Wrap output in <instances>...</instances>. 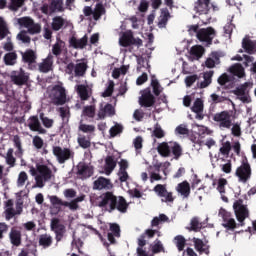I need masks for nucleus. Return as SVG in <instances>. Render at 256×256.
Here are the masks:
<instances>
[{"label":"nucleus","mask_w":256,"mask_h":256,"mask_svg":"<svg viewBox=\"0 0 256 256\" xmlns=\"http://www.w3.org/2000/svg\"><path fill=\"white\" fill-rule=\"evenodd\" d=\"M99 199L98 207L106 209L108 213H113L116 209L120 213H127V209H129L127 200H125L123 196H119L117 198V196L111 191L102 193Z\"/></svg>","instance_id":"f257e3e1"},{"label":"nucleus","mask_w":256,"mask_h":256,"mask_svg":"<svg viewBox=\"0 0 256 256\" xmlns=\"http://www.w3.org/2000/svg\"><path fill=\"white\" fill-rule=\"evenodd\" d=\"M157 152L161 157H171L172 153L177 161L183 155V148L177 142H162L158 144Z\"/></svg>","instance_id":"f03ea898"},{"label":"nucleus","mask_w":256,"mask_h":256,"mask_svg":"<svg viewBox=\"0 0 256 256\" xmlns=\"http://www.w3.org/2000/svg\"><path fill=\"white\" fill-rule=\"evenodd\" d=\"M95 233L98 235L100 241H102L104 247H106V249H109L110 245H117V239L121 237V227L117 223L110 224V228L107 233V240L109 242H107V240L103 238V235H101L99 231L95 230Z\"/></svg>","instance_id":"7ed1b4c3"},{"label":"nucleus","mask_w":256,"mask_h":256,"mask_svg":"<svg viewBox=\"0 0 256 256\" xmlns=\"http://www.w3.org/2000/svg\"><path fill=\"white\" fill-rule=\"evenodd\" d=\"M37 172L38 175L35 176L36 187L43 189V187H45V183L51 181L53 178V170L45 164H38Z\"/></svg>","instance_id":"20e7f679"},{"label":"nucleus","mask_w":256,"mask_h":256,"mask_svg":"<svg viewBox=\"0 0 256 256\" xmlns=\"http://www.w3.org/2000/svg\"><path fill=\"white\" fill-rule=\"evenodd\" d=\"M49 97L53 105H65L67 103V90H65L63 84H56L50 90Z\"/></svg>","instance_id":"39448f33"},{"label":"nucleus","mask_w":256,"mask_h":256,"mask_svg":"<svg viewBox=\"0 0 256 256\" xmlns=\"http://www.w3.org/2000/svg\"><path fill=\"white\" fill-rule=\"evenodd\" d=\"M119 45L120 47H137V49H140V47H143V40L139 37L135 38L133 31L127 30L120 36Z\"/></svg>","instance_id":"423d86ee"},{"label":"nucleus","mask_w":256,"mask_h":256,"mask_svg":"<svg viewBox=\"0 0 256 256\" xmlns=\"http://www.w3.org/2000/svg\"><path fill=\"white\" fill-rule=\"evenodd\" d=\"M213 121L218 124V127L221 129V131H225V129H231V127H233L231 112L227 110L214 114Z\"/></svg>","instance_id":"0eeeda50"},{"label":"nucleus","mask_w":256,"mask_h":256,"mask_svg":"<svg viewBox=\"0 0 256 256\" xmlns=\"http://www.w3.org/2000/svg\"><path fill=\"white\" fill-rule=\"evenodd\" d=\"M53 155H55L58 163L63 165L69 159L75 158V152L69 148H62L61 146H54L52 149Z\"/></svg>","instance_id":"6e6552de"},{"label":"nucleus","mask_w":256,"mask_h":256,"mask_svg":"<svg viewBox=\"0 0 256 256\" xmlns=\"http://www.w3.org/2000/svg\"><path fill=\"white\" fill-rule=\"evenodd\" d=\"M18 25L28 29L27 33L30 35H37L41 33V24L35 23V21L29 16L18 18Z\"/></svg>","instance_id":"1a4fd4ad"},{"label":"nucleus","mask_w":256,"mask_h":256,"mask_svg":"<svg viewBox=\"0 0 256 256\" xmlns=\"http://www.w3.org/2000/svg\"><path fill=\"white\" fill-rule=\"evenodd\" d=\"M235 175L240 183H247L251 179V165L247 158L242 160L241 165L236 169Z\"/></svg>","instance_id":"9d476101"},{"label":"nucleus","mask_w":256,"mask_h":256,"mask_svg":"<svg viewBox=\"0 0 256 256\" xmlns=\"http://www.w3.org/2000/svg\"><path fill=\"white\" fill-rule=\"evenodd\" d=\"M233 209L235 211L237 221L239 222L238 226L244 227L245 219L249 217V210L245 205H243V200H238L234 202Z\"/></svg>","instance_id":"9b49d317"},{"label":"nucleus","mask_w":256,"mask_h":256,"mask_svg":"<svg viewBox=\"0 0 256 256\" xmlns=\"http://www.w3.org/2000/svg\"><path fill=\"white\" fill-rule=\"evenodd\" d=\"M196 37L198 41L206 43L207 47H209L213 45V39L217 37V31H215L213 27L202 28L197 32Z\"/></svg>","instance_id":"f8f14e48"},{"label":"nucleus","mask_w":256,"mask_h":256,"mask_svg":"<svg viewBox=\"0 0 256 256\" xmlns=\"http://www.w3.org/2000/svg\"><path fill=\"white\" fill-rule=\"evenodd\" d=\"M50 203L53 205L57 212L61 211V207H69L71 211H77L79 209V204L77 201L72 200L71 202L63 201L58 196H50Z\"/></svg>","instance_id":"ddd939ff"},{"label":"nucleus","mask_w":256,"mask_h":256,"mask_svg":"<svg viewBox=\"0 0 256 256\" xmlns=\"http://www.w3.org/2000/svg\"><path fill=\"white\" fill-rule=\"evenodd\" d=\"M219 217L223 219V227L227 229V231H235L239 224L235 222V219L231 218V213L227 212L225 209L221 208L219 211Z\"/></svg>","instance_id":"4468645a"},{"label":"nucleus","mask_w":256,"mask_h":256,"mask_svg":"<svg viewBox=\"0 0 256 256\" xmlns=\"http://www.w3.org/2000/svg\"><path fill=\"white\" fill-rule=\"evenodd\" d=\"M153 191L158 197H161L162 203H173V201H175L173 193L167 191V187L163 184H157Z\"/></svg>","instance_id":"2eb2a0df"},{"label":"nucleus","mask_w":256,"mask_h":256,"mask_svg":"<svg viewBox=\"0 0 256 256\" xmlns=\"http://www.w3.org/2000/svg\"><path fill=\"white\" fill-rule=\"evenodd\" d=\"M10 79L14 85L21 86L27 84L29 81V75L25 72V70H23V68H20L18 72L13 71L11 73Z\"/></svg>","instance_id":"dca6fc26"},{"label":"nucleus","mask_w":256,"mask_h":256,"mask_svg":"<svg viewBox=\"0 0 256 256\" xmlns=\"http://www.w3.org/2000/svg\"><path fill=\"white\" fill-rule=\"evenodd\" d=\"M77 172L76 175L80 177V179H89V177H93V167L89 166L85 162H79L76 166Z\"/></svg>","instance_id":"f3484780"},{"label":"nucleus","mask_w":256,"mask_h":256,"mask_svg":"<svg viewBox=\"0 0 256 256\" xmlns=\"http://www.w3.org/2000/svg\"><path fill=\"white\" fill-rule=\"evenodd\" d=\"M139 104L141 107H153L155 105V96L151 93V88H146L142 91Z\"/></svg>","instance_id":"a211bd4d"},{"label":"nucleus","mask_w":256,"mask_h":256,"mask_svg":"<svg viewBox=\"0 0 256 256\" xmlns=\"http://www.w3.org/2000/svg\"><path fill=\"white\" fill-rule=\"evenodd\" d=\"M93 189L96 191H103V189L109 191L113 189V183H111V179L100 176L93 182Z\"/></svg>","instance_id":"6ab92c4d"},{"label":"nucleus","mask_w":256,"mask_h":256,"mask_svg":"<svg viewBox=\"0 0 256 256\" xmlns=\"http://www.w3.org/2000/svg\"><path fill=\"white\" fill-rule=\"evenodd\" d=\"M28 127L30 131L39 133L40 135H45L47 130L41 126V121H39V116H30L28 119Z\"/></svg>","instance_id":"aec40b11"},{"label":"nucleus","mask_w":256,"mask_h":256,"mask_svg":"<svg viewBox=\"0 0 256 256\" xmlns=\"http://www.w3.org/2000/svg\"><path fill=\"white\" fill-rule=\"evenodd\" d=\"M23 63H27L29 69H33V65L37 63V52L33 49H27L25 52H20Z\"/></svg>","instance_id":"412c9836"},{"label":"nucleus","mask_w":256,"mask_h":256,"mask_svg":"<svg viewBox=\"0 0 256 256\" xmlns=\"http://www.w3.org/2000/svg\"><path fill=\"white\" fill-rule=\"evenodd\" d=\"M211 0H197L194 3V11L198 15H207L210 11Z\"/></svg>","instance_id":"4be33fe9"},{"label":"nucleus","mask_w":256,"mask_h":256,"mask_svg":"<svg viewBox=\"0 0 256 256\" xmlns=\"http://www.w3.org/2000/svg\"><path fill=\"white\" fill-rule=\"evenodd\" d=\"M204 107L205 106L201 98H197L194 101L193 106L191 107L192 113L196 114V119H198L199 121H203V119H205V114H203Z\"/></svg>","instance_id":"5701e85b"},{"label":"nucleus","mask_w":256,"mask_h":256,"mask_svg":"<svg viewBox=\"0 0 256 256\" xmlns=\"http://www.w3.org/2000/svg\"><path fill=\"white\" fill-rule=\"evenodd\" d=\"M88 41L89 37H87V34H85L80 39H77V37L72 36L69 39V45L70 47H73V49H85V47H87Z\"/></svg>","instance_id":"b1692460"},{"label":"nucleus","mask_w":256,"mask_h":256,"mask_svg":"<svg viewBox=\"0 0 256 256\" xmlns=\"http://www.w3.org/2000/svg\"><path fill=\"white\" fill-rule=\"evenodd\" d=\"M38 69L40 73H49V71H53V54H48V56L38 65Z\"/></svg>","instance_id":"393cba45"},{"label":"nucleus","mask_w":256,"mask_h":256,"mask_svg":"<svg viewBox=\"0 0 256 256\" xmlns=\"http://www.w3.org/2000/svg\"><path fill=\"white\" fill-rule=\"evenodd\" d=\"M192 241L194 243V249H196V251H198L200 255H203V253H205V255H209V249H211V246H209V244L203 242L200 238L196 237H194Z\"/></svg>","instance_id":"a878e982"},{"label":"nucleus","mask_w":256,"mask_h":256,"mask_svg":"<svg viewBox=\"0 0 256 256\" xmlns=\"http://www.w3.org/2000/svg\"><path fill=\"white\" fill-rule=\"evenodd\" d=\"M115 167H117V160H115L114 156H107L105 158L104 171L106 175H110L112 171H115Z\"/></svg>","instance_id":"bb28decb"},{"label":"nucleus","mask_w":256,"mask_h":256,"mask_svg":"<svg viewBox=\"0 0 256 256\" xmlns=\"http://www.w3.org/2000/svg\"><path fill=\"white\" fill-rule=\"evenodd\" d=\"M227 179L225 178H219L217 181V191L220 193L221 195V199L222 201H224V203H229V198H227V196H225V187H227Z\"/></svg>","instance_id":"cd10ccee"},{"label":"nucleus","mask_w":256,"mask_h":256,"mask_svg":"<svg viewBox=\"0 0 256 256\" xmlns=\"http://www.w3.org/2000/svg\"><path fill=\"white\" fill-rule=\"evenodd\" d=\"M67 20L62 16H55L52 18L51 29L52 31H61L65 27Z\"/></svg>","instance_id":"c85d7f7f"},{"label":"nucleus","mask_w":256,"mask_h":256,"mask_svg":"<svg viewBox=\"0 0 256 256\" xmlns=\"http://www.w3.org/2000/svg\"><path fill=\"white\" fill-rule=\"evenodd\" d=\"M9 239L14 247H19V245H21V231L16 228H11Z\"/></svg>","instance_id":"c756f323"},{"label":"nucleus","mask_w":256,"mask_h":256,"mask_svg":"<svg viewBox=\"0 0 256 256\" xmlns=\"http://www.w3.org/2000/svg\"><path fill=\"white\" fill-rule=\"evenodd\" d=\"M171 19V13H169V9L164 8L161 10V15L159 17L158 21V27L159 29H164V27H167V23Z\"/></svg>","instance_id":"7c9ffc66"},{"label":"nucleus","mask_w":256,"mask_h":256,"mask_svg":"<svg viewBox=\"0 0 256 256\" xmlns=\"http://www.w3.org/2000/svg\"><path fill=\"white\" fill-rule=\"evenodd\" d=\"M96 1H97V4L93 11V19L94 21H99V19H101V16L105 15L106 10H105V6H103V0H96Z\"/></svg>","instance_id":"2f4dec72"},{"label":"nucleus","mask_w":256,"mask_h":256,"mask_svg":"<svg viewBox=\"0 0 256 256\" xmlns=\"http://www.w3.org/2000/svg\"><path fill=\"white\" fill-rule=\"evenodd\" d=\"M176 190L182 195V197H189L191 195V185L187 181H183L177 185Z\"/></svg>","instance_id":"473e14b6"},{"label":"nucleus","mask_w":256,"mask_h":256,"mask_svg":"<svg viewBox=\"0 0 256 256\" xmlns=\"http://www.w3.org/2000/svg\"><path fill=\"white\" fill-rule=\"evenodd\" d=\"M242 47L249 55H253V53L256 52V43L251 39L244 38L242 41Z\"/></svg>","instance_id":"72a5a7b5"},{"label":"nucleus","mask_w":256,"mask_h":256,"mask_svg":"<svg viewBox=\"0 0 256 256\" xmlns=\"http://www.w3.org/2000/svg\"><path fill=\"white\" fill-rule=\"evenodd\" d=\"M64 1L63 0H52L49 5L50 13H63L65 8H63Z\"/></svg>","instance_id":"f704fd0d"},{"label":"nucleus","mask_w":256,"mask_h":256,"mask_svg":"<svg viewBox=\"0 0 256 256\" xmlns=\"http://www.w3.org/2000/svg\"><path fill=\"white\" fill-rule=\"evenodd\" d=\"M87 69H89L87 62L77 63L76 65H74L75 77H85V73H87Z\"/></svg>","instance_id":"c9c22d12"},{"label":"nucleus","mask_w":256,"mask_h":256,"mask_svg":"<svg viewBox=\"0 0 256 256\" xmlns=\"http://www.w3.org/2000/svg\"><path fill=\"white\" fill-rule=\"evenodd\" d=\"M214 73L215 72H213V70L203 73L204 81L198 83L199 89H205V88H207V86L211 85Z\"/></svg>","instance_id":"e433bc0d"},{"label":"nucleus","mask_w":256,"mask_h":256,"mask_svg":"<svg viewBox=\"0 0 256 256\" xmlns=\"http://www.w3.org/2000/svg\"><path fill=\"white\" fill-rule=\"evenodd\" d=\"M14 147H16L15 156L18 159H21L23 157V153H25V150H23V145L21 143V138L19 135H15L13 138Z\"/></svg>","instance_id":"4c0bfd02"},{"label":"nucleus","mask_w":256,"mask_h":256,"mask_svg":"<svg viewBox=\"0 0 256 256\" xmlns=\"http://www.w3.org/2000/svg\"><path fill=\"white\" fill-rule=\"evenodd\" d=\"M65 49V41L61 40V38L56 39V43L52 46V53L55 57H59L63 50Z\"/></svg>","instance_id":"58836bf2"},{"label":"nucleus","mask_w":256,"mask_h":256,"mask_svg":"<svg viewBox=\"0 0 256 256\" xmlns=\"http://www.w3.org/2000/svg\"><path fill=\"white\" fill-rule=\"evenodd\" d=\"M39 245L44 249L51 247L53 245V237L49 234H41L39 236Z\"/></svg>","instance_id":"ea45409f"},{"label":"nucleus","mask_w":256,"mask_h":256,"mask_svg":"<svg viewBox=\"0 0 256 256\" xmlns=\"http://www.w3.org/2000/svg\"><path fill=\"white\" fill-rule=\"evenodd\" d=\"M13 153H15V150L13 148H9L7 150L6 156L4 157L6 164H8L10 169H12L13 167H15V165H17V158L13 156Z\"/></svg>","instance_id":"a19ab883"},{"label":"nucleus","mask_w":256,"mask_h":256,"mask_svg":"<svg viewBox=\"0 0 256 256\" xmlns=\"http://www.w3.org/2000/svg\"><path fill=\"white\" fill-rule=\"evenodd\" d=\"M229 71L232 75L235 77H239L241 79L242 77H245V68L241 64H235L229 68Z\"/></svg>","instance_id":"79ce46f5"},{"label":"nucleus","mask_w":256,"mask_h":256,"mask_svg":"<svg viewBox=\"0 0 256 256\" xmlns=\"http://www.w3.org/2000/svg\"><path fill=\"white\" fill-rule=\"evenodd\" d=\"M23 212V208L21 206H17L16 210L15 208H6L5 209V217L7 221H11L15 215H21Z\"/></svg>","instance_id":"37998d69"},{"label":"nucleus","mask_w":256,"mask_h":256,"mask_svg":"<svg viewBox=\"0 0 256 256\" xmlns=\"http://www.w3.org/2000/svg\"><path fill=\"white\" fill-rule=\"evenodd\" d=\"M204 53H205V48H203V46H200V45L192 46L190 49V55L197 60L201 59Z\"/></svg>","instance_id":"c03bdc74"},{"label":"nucleus","mask_w":256,"mask_h":256,"mask_svg":"<svg viewBox=\"0 0 256 256\" xmlns=\"http://www.w3.org/2000/svg\"><path fill=\"white\" fill-rule=\"evenodd\" d=\"M151 251L154 255H157L158 253H165L163 242H161L159 239H156L151 245Z\"/></svg>","instance_id":"a18cd8bd"},{"label":"nucleus","mask_w":256,"mask_h":256,"mask_svg":"<svg viewBox=\"0 0 256 256\" xmlns=\"http://www.w3.org/2000/svg\"><path fill=\"white\" fill-rule=\"evenodd\" d=\"M4 63L8 66H13L17 63V52H8L4 55Z\"/></svg>","instance_id":"49530a36"},{"label":"nucleus","mask_w":256,"mask_h":256,"mask_svg":"<svg viewBox=\"0 0 256 256\" xmlns=\"http://www.w3.org/2000/svg\"><path fill=\"white\" fill-rule=\"evenodd\" d=\"M77 93L81 99V101H87L89 99V90H87V86L80 84L77 86Z\"/></svg>","instance_id":"de8ad7c7"},{"label":"nucleus","mask_w":256,"mask_h":256,"mask_svg":"<svg viewBox=\"0 0 256 256\" xmlns=\"http://www.w3.org/2000/svg\"><path fill=\"white\" fill-rule=\"evenodd\" d=\"M151 87L153 88V93L156 97H159L161 95V91H163V88H161V84L159 83V80L155 78V76L151 79Z\"/></svg>","instance_id":"09e8293b"},{"label":"nucleus","mask_w":256,"mask_h":256,"mask_svg":"<svg viewBox=\"0 0 256 256\" xmlns=\"http://www.w3.org/2000/svg\"><path fill=\"white\" fill-rule=\"evenodd\" d=\"M169 221V217H167V215L165 214H160L159 217H154L151 221V227H159V225H161V223H165Z\"/></svg>","instance_id":"8fccbe9b"},{"label":"nucleus","mask_w":256,"mask_h":256,"mask_svg":"<svg viewBox=\"0 0 256 256\" xmlns=\"http://www.w3.org/2000/svg\"><path fill=\"white\" fill-rule=\"evenodd\" d=\"M39 118L42 121V124L44 125V127H46V129H51V127H53V123H55L53 119L45 116V113L43 112L39 114Z\"/></svg>","instance_id":"3c124183"},{"label":"nucleus","mask_w":256,"mask_h":256,"mask_svg":"<svg viewBox=\"0 0 256 256\" xmlns=\"http://www.w3.org/2000/svg\"><path fill=\"white\" fill-rule=\"evenodd\" d=\"M95 105L85 106L82 111V115L85 117H89L90 119H93L95 117Z\"/></svg>","instance_id":"603ef678"},{"label":"nucleus","mask_w":256,"mask_h":256,"mask_svg":"<svg viewBox=\"0 0 256 256\" xmlns=\"http://www.w3.org/2000/svg\"><path fill=\"white\" fill-rule=\"evenodd\" d=\"M201 223L199 222V218L194 217L191 219L190 222V231H195V233H197V231H201Z\"/></svg>","instance_id":"864d4df0"},{"label":"nucleus","mask_w":256,"mask_h":256,"mask_svg":"<svg viewBox=\"0 0 256 256\" xmlns=\"http://www.w3.org/2000/svg\"><path fill=\"white\" fill-rule=\"evenodd\" d=\"M175 241H176V247L178 251H183L187 243V241L185 240V237H183L182 235H178L175 237Z\"/></svg>","instance_id":"5fc2aeb1"},{"label":"nucleus","mask_w":256,"mask_h":256,"mask_svg":"<svg viewBox=\"0 0 256 256\" xmlns=\"http://www.w3.org/2000/svg\"><path fill=\"white\" fill-rule=\"evenodd\" d=\"M152 134L154 135V137H156V139H163V137H165V131H163L159 123L155 125Z\"/></svg>","instance_id":"6e6d98bb"},{"label":"nucleus","mask_w":256,"mask_h":256,"mask_svg":"<svg viewBox=\"0 0 256 256\" xmlns=\"http://www.w3.org/2000/svg\"><path fill=\"white\" fill-rule=\"evenodd\" d=\"M27 179H29V176H27V172L25 171L20 172L17 179V186L23 187Z\"/></svg>","instance_id":"4d7b16f0"},{"label":"nucleus","mask_w":256,"mask_h":256,"mask_svg":"<svg viewBox=\"0 0 256 256\" xmlns=\"http://www.w3.org/2000/svg\"><path fill=\"white\" fill-rule=\"evenodd\" d=\"M78 145L82 149H89V147H91V141H89L85 136H82L78 138Z\"/></svg>","instance_id":"13d9d810"},{"label":"nucleus","mask_w":256,"mask_h":256,"mask_svg":"<svg viewBox=\"0 0 256 256\" xmlns=\"http://www.w3.org/2000/svg\"><path fill=\"white\" fill-rule=\"evenodd\" d=\"M109 133H110L111 137H117V135H119V133H123V126L117 124L110 128Z\"/></svg>","instance_id":"bf43d9fd"},{"label":"nucleus","mask_w":256,"mask_h":256,"mask_svg":"<svg viewBox=\"0 0 256 256\" xmlns=\"http://www.w3.org/2000/svg\"><path fill=\"white\" fill-rule=\"evenodd\" d=\"M17 39L19 41H22V43H31V37H29V35H27V31L22 30L18 35H17Z\"/></svg>","instance_id":"052dcab7"},{"label":"nucleus","mask_w":256,"mask_h":256,"mask_svg":"<svg viewBox=\"0 0 256 256\" xmlns=\"http://www.w3.org/2000/svg\"><path fill=\"white\" fill-rule=\"evenodd\" d=\"M211 102L217 105V103H224V101H227V97L219 96L215 93L210 95Z\"/></svg>","instance_id":"680f3d73"},{"label":"nucleus","mask_w":256,"mask_h":256,"mask_svg":"<svg viewBox=\"0 0 256 256\" xmlns=\"http://www.w3.org/2000/svg\"><path fill=\"white\" fill-rule=\"evenodd\" d=\"M79 130L83 133H93L95 131V126L89 124H80Z\"/></svg>","instance_id":"e2e57ef3"},{"label":"nucleus","mask_w":256,"mask_h":256,"mask_svg":"<svg viewBox=\"0 0 256 256\" xmlns=\"http://www.w3.org/2000/svg\"><path fill=\"white\" fill-rule=\"evenodd\" d=\"M32 143L36 149H43V145H45L40 136H34Z\"/></svg>","instance_id":"0e129e2a"},{"label":"nucleus","mask_w":256,"mask_h":256,"mask_svg":"<svg viewBox=\"0 0 256 256\" xmlns=\"http://www.w3.org/2000/svg\"><path fill=\"white\" fill-rule=\"evenodd\" d=\"M231 133L234 137H241V125L239 123L232 124Z\"/></svg>","instance_id":"69168bd1"},{"label":"nucleus","mask_w":256,"mask_h":256,"mask_svg":"<svg viewBox=\"0 0 256 256\" xmlns=\"http://www.w3.org/2000/svg\"><path fill=\"white\" fill-rule=\"evenodd\" d=\"M65 231H66L65 226H62V228H58L57 230H54L57 243H59V241H62L63 236L65 235Z\"/></svg>","instance_id":"338daca9"},{"label":"nucleus","mask_w":256,"mask_h":256,"mask_svg":"<svg viewBox=\"0 0 256 256\" xmlns=\"http://www.w3.org/2000/svg\"><path fill=\"white\" fill-rule=\"evenodd\" d=\"M220 153L222 155H229V153H231V142L227 141L224 143L220 148Z\"/></svg>","instance_id":"774afa93"}]
</instances>
